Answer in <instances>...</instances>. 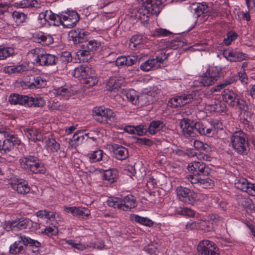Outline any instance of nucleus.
I'll return each mask as SVG.
<instances>
[{"mask_svg": "<svg viewBox=\"0 0 255 255\" xmlns=\"http://www.w3.org/2000/svg\"><path fill=\"white\" fill-rule=\"evenodd\" d=\"M176 213L183 215L189 217H193L195 215L194 211L188 208H179L176 210Z\"/></svg>", "mask_w": 255, "mask_h": 255, "instance_id": "nucleus-50", "label": "nucleus"}, {"mask_svg": "<svg viewBox=\"0 0 255 255\" xmlns=\"http://www.w3.org/2000/svg\"><path fill=\"white\" fill-rule=\"evenodd\" d=\"M53 93L56 96H61L62 97L67 99L71 95V93L69 90L65 87H59L57 89H54Z\"/></svg>", "mask_w": 255, "mask_h": 255, "instance_id": "nucleus-39", "label": "nucleus"}, {"mask_svg": "<svg viewBox=\"0 0 255 255\" xmlns=\"http://www.w3.org/2000/svg\"><path fill=\"white\" fill-rule=\"evenodd\" d=\"M12 188L16 190L18 193L23 195L27 194L30 191V187L27 182L22 180H18L12 185Z\"/></svg>", "mask_w": 255, "mask_h": 255, "instance_id": "nucleus-28", "label": "nucleus"}, {"mask_svg": "<svg viewBox=\"0 0 255 255\" xmlns=\"http://www.w3.org/2000/svg\"><path fill=\"white\" fill-rule=\"evenodd\" d=\"M66 242L67 244L71 246L72 248L77 249L80 251H83L86 249L85 245L81 244H76L72 240H66Z\"/></svg>", "mask_w": 255, "mask_h": 255, "instance_id": "nucleus-57", "label": "nucleus"}, {"mask_svg": "<svg viewBox=\"0 0 255 255\" xmlns=\"http://www.w3.org/2000/svg\"><path fill=\"white\" fill-rule=\"evenodd\" d=\"M249 182L246 178L241 176H238L235 178L234 184L237 189L245 192Z\"/></svg>", "mask_w": 255, "mask_h": 255, "instance_id": "nucleus-36", "label": "nucleus"}, {"mask_svg": "<svg viewBox=\"0 0 255 255\" xmlns=\"http://www.w3.org/2000/svg\"><path fill=\"white\" fill-rule=\"evenodd\" d=\"M144 41V39L143 38L142 35L140 34H136L132 36L130 39V42L133 43L134 45L139 44L140 43Z\"/></svg>", "mask_w": 255, "mask_h": 255, "instance_id": "nucleus-54", "label": "nucleus"}, {"mask_svg": "<svg viewBox=\"0 0 255 255\" xmlns=\"http://www.w3.org/2000/svg\"><path fill=\"white\" fill-rule=\"evenodd\" d=\"M145 251L151 255L155 254L157 251V244H151L148 245L145 248Z\"/></svg>", "mask_w": 255, "mask_h": 255, "instance_id": "nucleus-61", "label": "nucleus"}, {"mask_svg": "<svg viewBox=\"0 0 255 255\" xmlns=\"http://www.w3.org/2000/svg\"><path fill=\"white\" fill-rule=\"evenodd\" d=\"M214 185V181L212 179L209 178L205 179L200 178L199 186H201L204 188H211L213 187Z\"/></svg>", "mask_w": 255, "mask_h": 255, "instance_id": "nucleus-49", "label": "nucleus"}, {"mask_svg": "<svg viewBox=\"0 0 255 255\" xmlns=\"http://www.w3.org/2000/svg\"><path fill=\"white\" fill-rule=\"evenodd\" d=\"M121 83L116 77H111L107 83L106 87L109 91H113L120 88Z\"/></svg>", "mask_w": 255, "mask_h": 255, "instance_id": "nucleus-41", "label": "nucleus"}, {"mask_svg": "<svg viewBox=\"0 0 255 255\" xmlns=\"http://www.w3.org/2000/svg\"><path fill=\"white\" fill-rule=\"evenodd\" d=\"M130 14L131 17L135 19H139L141 22H146L148 20L149 17L152 14L144 4H142L140 7L132 9Z\"/></svg>", "mask_w": 255, "mask_h": 255, "instance_id": "nucleus-15", "label": "nucleus"}, {"mask_svg": "<svg viewBox=\"0 0 255 255\" xmlns=\"http://www.w3.org/2000/svg\"><path fill=\"white\" fill-rule=\"evenodd\" d=\"M223 54L225 58L230 62L241 61L248 58L247 54L233 50H224Z\"/></svg>", "mask_w": 255, "mask_h": 255, "instance_id": "nucleus-20", "label": "nucleus"}, {"mask_svg": "<svg viewBox=\"0 0 255 255\" xmlns=\"http://www.w3.org/2000/svg\"><path fill=\"white\" fill-rule=\"evenodd\" d=\"M63 19L62 26L64 28H72L74 27L79 20V15L74 10H67L61 14Z\"/></svg>", "mask_w": 255, "mask_h": 255, "instance_id": "nucleus-14", "label": "nucleus"}, {"mask_svg": "<svg viewBox=\"0 0 255 255\" xmlns=\"http://www.w3.org/2000/svg\"><path fill=\"white\" fill-rule=\"evenodd\" d=\"M181 43H183L180 38H176L170 43V46L173 49H176L181 46Z\"/></svg>", "mask_w": 255, "mask_h": 255, "instance_id": "nucleus-63", "label": "nucleus"}, {"mask_svg": "<svg viewBox=\"0 0 255 255\" xmlns=\"http://www.w3.org/2000/svg\"><path fill=\"white\" fill-rule=\"evenodd\" d=\"M65 210L68 213H71L73 215L78 217L84 218L90 215V211L86 208L76 207H65Z\"/></svg>", "mask_w": 255, "mask_h": 255, "instance_id": "nucleus-22", "label": "nucleus"}, {"mask_svg": "<svg viewBox=\"0 0 255 255\" xmlns=\"http://www.w3.org/2000/svg\"><path fill=\"white\" fill-rule=\"evenodd\" d=\"M136 143L139 145H145L151 146L153 144V141L146 138H136Z\"/></svg>", "mask_w": 255, "mask_h": 255, "instance_id": "nucleus-56", "label": "nucleus"}, {"mask_svg": "<svg viewBox=\"0 0 255 255\" xmlns=\"http://www.w3.org/2000/svg\"><path fill=\"white\" fill-rule=\"evenodd\" d=\"M188 170L195 176H207L211 172V169L204 162L194 161L190 163Z\"/></svg>", "mask_w": 255, "mask_h": 255, "instance_id": "nucleus-13", "label": "nucleus"}, {"mask_svg": "<svg viewBox=\"0 0 255 255\" xmlns=\"http://www.w3.org/2000/svg\"><path fill=\"white\" fill-rule=\"evenodd\" d=\"M94 119L100 123L107 124L116 122V114L111 109L105 107H96L94 109Z\"/></svg>", "mask_w": 255, "mask_h": 255, "instance_id": "nucleus-6", "label": "nucleus"}, {"mask_svg": "<svg viewBox=\"0 0 255 255\" xmlns=\"http://www.w3.org/2000/svg\"><path fill=\"white\" fill-rule=\"evenodd\" d=\"M86 33H69L68 38L70 40L73 41L74 44L86 42L82 45L83 49L78 52V55L83 57L82 60L87 61L92 58L94 52L101 46V43L95 40L86 42Z\"/></svg>", "mask_w": 255, "mask_h": 255, "instance_id": "nucleus-1", "label": "nucleus"}, {"mask_svg": "<svg viewBox=\"0 0 255 255\" xmlns=\"http://www.w3.org/2000/svg\"><path fill=\"white\" fill-rule=\"evenodd\" d=\"M230 33H228L227 37L225 38L223 41L224 43L226 46L229 45L231 42L235 40L238 36L236 33H232L231 34H230Z\"/></svg>", "mask_w": 255, "mask_h": 255, "instance_id": "nucleus-55", "label": "nucleus"}, {"mask_svg": "<svg viewBox=\"0 0 255 255\" xmlns=\"http://www.w3.org/2000/svg\"><path fill=\"white\" fill-rule=\"evenodd\" d=\"M59 60L65 63L71 62L72 61V57L71 53L69 51H64L61 52V54L59 57Z\"/></svg>", "mask_w": 255, "mask_h": 255, "instance_id": "nucleus-52", "label": "nucleus"}, {"mask_svg": "<svg viewBox=\"0 0 255 255\" xmlns=\"http://www.w3.org/2000/svg\"><path fill=\"white\" fill-rule=\"evenodd\" d=\"M145 6L150 10L152 14L157 15L164 6L162 0H146L144 3Z\"/></svg>", "mask_w": 255, "mask_h": 255, "instance_id": "nucleus-21", "label": "nucleus"}, {"mask_svg": "<svg viewBox=\"0 0 255 255\" xmlns=\"http://www.w3.org/2000/svg\"><path fill=\"white\" fill-rule=\"evenodd\" d=\"M39 52L40 50L38 48L32 49L31 51L34 63H36L40 66H49L56 64L58 58H56L54 55L40 53Z\"/></svg>", "mask_w": 255, "mask_h": 255, "instance_id": "nucleus-8", "label": "nucleus"}, {"mask_svg": "<svg viewBox=\"0 0 255 255\" xmlns=\"http://www.w3.org/2000/svg\"><path fill=\"white\" fill-rule=\"evenodd\" d=\"M249 195L255 196V184L249 182L248 186L245 191Z\"/></svg>", "mask_w": 255, "mask_h": 255, "instance_id": "nucleus-58", "label": "nucleus"}, {"mask_svg": "<svg viewBox=\"0 0 255 255\" xmlns=\"http://www.w3.org/2000/svg\"><path fill=\"white\" fill-rule=\"evenodd\" d=\"M92 72V70L88 66L81 65L75 68L72 72L74 77L79 79L81 82L88 76L89 72Z\"/></svg>", "mask_w": 255, "mask_h": 255, "instance_id": "nucleus-23", "label": "nucleus"}, {"mask_svg": "<svg viewBox=\"0 0 255 255\" xmlns=\"http://www.w3.org/2000/svg\"><path fill=\"white\" fill-rule=\"evenodd\" d=\"M46 144L52 152H57L60 147V144L54 138L47 140Z\"/></svg>", "mask_w": 255, "mask_h": 255, "instance_id": "nucleus-46", "label": "nucleus"}, {"mask_svg": "<svg viewBox=\"0 0 255 255\" xmlns=\"http://www.w3.org/2000/svg\"><path fill=\"white\" fill-rule=\"evenodd\" d=\"M220 72L217 67L211 68L206 72L201 83L204 86H209L216 82L219 78Z\"/></svg>", "mask_w": 255, "mask_h": 255, "instance_id": "nucleus-16", "label": "nucleus"}, {"mask_svg": "<svg viewBox=\"0 0 255 255\" xmlns=\"http://www.w3.org/2000/svg\"><path fill=\"white\" fill-rule=\"evenodd\" d=\"M107 203L110 207L122 210V198L118 197H110L107 201Z\"/></svg>", "mask_w": 255, "mask_h": 255, "instance_id": "nucleus-40", "label": "nucleus"}, {"mask_svg": "<svg viewBox=\"0 0 255 255\" xmlns=\"http://www.w3.org/2000/svg\"><path fill=\"white\" fill-rule=\"evenodd\" d=\"M14 49L10 47L0 46V60L4 59L14 54Z\"/></svg>", "mask_w": 255, "mask_h": 255, "instance_id": "nucleus-38", "label": "nucleus"}, {"mask_svg": "<svg viewBox=\"0 0 255 255\" xmlns=\"http://www.w3.org/2000/svg\"><path fill=\"white\" fill-rule=\"evenodd\" d=\"M24 71L22 65H12L5 66L3 68V71L5 73L9 74L21 73Z\"/></svg>", "mask_w": 255, "mask_h": 255, "instance_id": "nucleus-42", "label": "nucleus"}, {"mask_svg": "<svg viewBox=\"0 0 255 255\" xmlns=\"http://www.w3.org/2000/svg\"><path fill=\"white\" fill-rule=\"evenodd\" d=\"M24 85L25 87L30 89L42 88L46 86L47 81L41 76H37L34 78L33 82L31 83L28 82L27 83L25 82Z\"/></svg>", "mask_w": 255, "mask_h": 255, "instance_id": "nucleus-25", "label": "nucleus"}, {"mask_svg": "<svg viewBox=\"0 0 255 255\" xmlns=\"http://www.w3.org/2000/svg\"><path fill=\"white\" fill-rule=\"evenodd\" d=\"M130 219L132 221L147 227H152L153 225V222L150 219L146 217H141L137 215H131Z\"/></svg>", "mask_w": 255, "mask_h": 255, "instance_id": "nucleus-29", "label": "nucleus"}, {"mask_svg": "<svg viewBox=\"0 0 255 255\" xmlns=\"http://www.w3.org/2000/svg\"><path fill=\"white\" fill-rule=\"evenodd\" d=\"M238 203L244 207H247L251 204L252 201L250 199L243 197H239L238 199Z\"/></svg>", "mask_w": 255, "mask_h": 255, "instance_id": "nucleus-59", "label": "nucleus"}, {"mask_svg": "<svg viewBox=\"0 0 255 255\" xmlns=\"http://www.w3.org/2000/svg\"><path fill=\"white\" fill-rule=\"evenodd\" d=\"M165 127V124L160 121H154L150 123L148 128V131L151 134H155Z\"/></svg>", "mask_w": 255, "mask_h": 255, "instance_id": "nucleus-33", "label": "nucleus"}, {"mask_svg": "<svg viewBox=\"0 0 255 255\" xmlns=\"http://www.w3.org/2000/svg\"><path fill=\"white\" fill-rule=\"evenodd\" d=\"M223 99L233 108L238 107L242 111H247L248 106L245 100L232 90L225 89L222 93Z\"/></svg>", "mask_w": 255, "mask_h": 255, "instance_id": "nucleus-4", "label": "nucleus"}, {"mask_svg": "<svg viewBox=\"0 0 255 255\" xmlns=\"http://www.w3.org/2000/svg\"><path fill=\"white\" fill-rule=\"evenodd\" d=\"M197 250L198 255H219V250L215 244L207 240L200 241Z\"/></svg>", "mask_w": 255, "mask_h": 255, "instance_id": "nucleus-12", "label": "nucleus"}, {"mask_svg": "<svg viewBox=\"0 0 255 255\" xmlns=\"http://www.w3.org/2000/svg\"><path fill=\"white\" fill-rule=\"evenodd\" d=\"M232 146L241 155H246L249 151V142L247 133L241 130L234 131L230 136Z\"/></svg>", "mask_w": 255, "mask_h": 255, "instance_id": "nucleus-2", "label": "nucleus"}, {"mask_svg": "<svg viewBox=\"0 0 255 255\" xmlns=\"http://www.w3.org/2000/svg\"><path fill=\"white\" fill-rule=\"evenodd\" d=\"M48 13H50V10H46L45 12H42L39 13L38 16V21L41 24L42 26L45 25L46 24V22L48 23Z\"/></svg>", "mask_w": 255, "mask_h": 255, "instance_id": "nucleus-51", "label": "nucleus"}, {"mask_svg": "<svg viewBox=\"0 0 255 255\" xmlns=\"http://www.w3.org/2000/svg\"><path fill=\"white\" fill-rule=\"evenodd\" d=\"M104 177L106 180L113 183L117 177L116 171L111 170H106L104 173Z\"/></svg>", "mask_w": 255, "mask_h": 255, "instance_id": "nucleus-47", "label": "nucleus"}, {"mask_svg": "<svg viewBox=\"0 0 255 255\" xmlns=\"http://www.w3.org/2000/svg\"><path fill=\"white\" fill-rule=\"evenodd\" d=\"M136 206V200L132 195H128L122 199V210L124 211H129Z\"/></svg>", "mask_w": 255, "mask_h": 255, "instance_id": "nucleus-26", "label": "nucleus"}, {"mask_svg": "<svg viewBox=\"0 0 255 255\" xmlns=\"http://www.w3.org/2000/svg\"><path fill=\"white\" fill-rule=\"evenodd\" d=\"M20 240L15 242L9 248V253L12 255H16L20 253L23 250V247L20 245L22 243L24 246L35 247L37 248L41 246L40 243L37 240L31 239L28 237L22 236L21 234L19 235Z\"/></svg>", "mask_w": 255, "mask_h": 255, "instance_id": "nucleus-5", "label": "nucleus"}, {"mask_svg": "<svg viewBox=\"0 0 255 255\" xmlns=\"http://www.w3.org/2000/svg\"><path fill=\"white\" fill-rule=\"evenodd\" d=\"M42 233L48 236L56 235L58 233V228L55 226L48 227L45 229Z\"/></svg>", "mask_w": 255, "mask_h": 255, "instance_id": "nucleus-53", "label": "nucleus"}, {"mask_svg": "<svg viewBox=\"0 0 255 255\" xmlns=\"http://www.w3.org/2000/svg\"><path fill=\"white\" fill-rule=\"evenodd\" d=\"M12 16L15 22L20 23L24 21L26 15L22 12L14 11L12 14Z\"/></svg>", "mask_w": 255, "mask_h": 255, "instance_id": "nucleus-48", "label": "nucleus"}, {"mask_svg": "<svg viewBox=\"0 0 255 255\" xmlns=\"http://www.w3.org/2000/svg\"><path fill=\"white\" fill-rule=\"evenodd\" d=\"M45 104V101L41 97H30L27 100L26 106L35 107H42Z\"/></svg>", "mask_w": 255, "mask_h": 255, "instance_id": "nucleus-35", "label": "nucleus"}, {"mask_svg": "<svg viewBox=\"0 0 255 255\" xmlns=\"http://www.w3.org/2000/svg\"><path fill=\"white\" fill-rule=\"evenodd\" d=\"M189 8L198 22L203 23L210 17L209 8L205 4L194 2L190 5Z\"/></svg>", "mask_w": 255, "mask_h": 255, "instance_id": "nucleus-9", "label": "nucleus"}, {"mask_svg": "<svg viewBox=\"0 0 255 255\" xmlns=\"http://www.w3.org/2000/svg\"><path fill=\"white\" fill-rule=\"evenodd\" d=\"M38 42L41 43L43 45H48L53 42L52 37L49 34H44V33H41V34L38 35Z\"/></svg>", "mask_w": 255, "mask_h": 255, "instance_id": "nucleus-45", "label": "nucleus"}, {"mask_svg": "<svg viewBox=\"0 0 255 255\" xmlns=\"http://www.w3.org/2000/svg\"><path fill=\"white\" fill-rule=\"evenodd\" d=\"M205 126L202 123L196 122L194 124V130L196 132V136L198 134L200 135H204L210 136L212 131V128H207L206 131H203Z\"/></svg>", "mask_w": 255, "mask_h": 255, "instance_id": "nucleus-31", "label": "nucleus"}, {"mask_svg": "<svg viewBox=\"0 0 255 255\" xmlns=\"http://www.w3.org/2000/svg\"><path fill=\"white\" fill-rule=\"evenodd\" d=\"M194 124L193 121L189 119H184L181 121L180 126L184 135L190 137L196 136Z\"/></svg>", "mask_w": 255, "mask_h": 255, "instance_id": "nucleus-19", "label": "nucleus"}, {"mask_svg": "<svg viewBox=\"0 0 255 255\" xmlns=\"http://www.w3.org/2000/svg\"><path fill=\"white\" fill-rule=\"evenodd\" d=\"M197 176L193 175H189L187 176L188 181L190 182L192 184H195L199 186L200 183V180L201 178L196 177Z\"/></svg>", "mask_w": 255, "mask_h": 255, "instance_id": "nucleus-62", "label": "nucleus"}, {"mask_svg": "<svg viewBox=\"0 0 255 255\" xmlns=\"http://www.w3.org/2000/svg\"><path fill=\"white\" fill-rule=\"evenodd\" d=\"M112 149L119 160L126 159L128 156V149L121 145L114 144L112 145Z\"/></svg>", "mask_w": 255, "mask_h": 255, "instance_id": "nucleus-24", "label": "nucleus"}, {"mask_svg": "<svg viewBox=\"0 0 255 255\" xmlns=\"http://www.w3.org/2000/svg\"><path fill=\"white\" fill-rule=\"evenodd\" d=\"M15 7L18 8H26L29 7V0H18L14 2Z\"/></svg>", "mask_w": 255, "mask_h": 255, "instance_id": "nucleus-60", "label": "nucleus"}, {"mask_svg": "<svg viewBox=\"0 0 255 255\" xmlns=\"http://www.w3.org/2000/svg\"><path fill=\"white\" fill-rule=\"evenodd\" d=\"M193 99L191 94H183L170 99L168 101V105L173 108H176L191 103Z\"/></svg>", "mask_w": 255, "mask_h": 255, "instance_id": "nucleus-17", "label": "nucleus"}, {"mask_svg": "<svg viewBox=\"0 0 255 255\" xmlns=\"http://www.w3.org/2000/svg\"><path fill=\"white\" fill-rule=\"evenodd\" d=\"M126 97L128 101L132 104L136 105L137 104L140 102V100L145 98L144 96H138L134 90H129L126 93Z\"/></svg>", "mask_w": 255, "mask_h": 255, "instance_id": "nucleus-32", "label": "nucleus"}, {"mask_svg": "<svg viewBox=\"0 0 255 255\" xmlns=\"http://www.w3.org/2000/svg\"><path fill=\"white\" fill-rule=\"evenodd\" d=\"M19 161L21 167L27 172L43 174L46 171L43 164L39 162V160L36 156L27 155L20 158Z\"/></svg>", "mask_w": 255, "mask_h": 255, "instance_id": "nucleus-3", "label": "nucleus"}, {"mask_svg": "<svg viewBox=\"0 0 255 255\" xmlns=\"http://www.w3.org/2000/svg\"><path fill=\"white\" fill-rule=\"evenodd\" d=\"M135 133H136L138 135H142L146 132V129L144 128L143 125H138L135 126Z\"/></svg>", "mask_w": 255, "mask_h": 255, "instance_id": "nucleus-64", "label": "nucleus"}, {"mask_svg": "<svg viewBox=\"0 0 255 255\" xmlns=\"http://www.w3.org/2000/svg\"><path fill=\"white\" fill-rule=\"evenodd\" d=\"M226 106L225 104L220 102L216 101L212 105L211 110L218 113H222L226 111Z\"/></svg>", "mask_w": 255, "mask_h": 255, "instance_id": "nucleus-44", "label": "nucleus"}, {"mask_svg": "<svg viewBox=\"0 0 255 255\" xmlns=\"http://www.w3.org/2000/svg\"><path fill=\"white\" fill-rule=\"evenodd\" d=\"M26 136L29 140L36 142L43 139V136L40 131L37 129H27Z\"/></svg>", "mask_w": 255, "mask_h": 255, "instance_id": "nucleus-30", "label": "nucleus"}, {"mask_svg": "<svg viewBox=\"0 0 255 255\" xmlns=\"http://www.w3.org/2000/svg\"><path fill=\"white\" fill-rule=\"evenodd\" d=\"M168 54L160 53L155 58L148 59L141 64L140 69L143 71H148L150 70L157 69L164 66V62L167 58Z\"/></svg>", "mask_w": 255, "mask_h": 255, "instance_id": "nucleus-10", "label": "nucleus"}, {"mask_svg": "<svg viewBox=\"0 0 255 255\" xmlns=\"http://www.w3.org/2000/svg\"><path fill=\"white\" fill-rule=\"evenodd\" d=\"M20 140L14 135H10L8 138L1 142V152L2 154H6L13 149L14 147L18 145Z\"/></svg>", "mask_w": 255, "mask_h": 255, "instance_id": "nucleus-18", "label": "nucleus"}, {"mask_svg": "<svg viewBox=\"0 0 255 255\" xmlns=\"http://www.w3.org/2000/svg\"><path fill=\"white\" fill-rule=\"evenodd\" d=\"M176 194L179 199L186 204H193L199 199L198 195L193 190L182 186L176 188Z\"/></svg>", "mask_w": 255, "mask_h": 255, "instance_id": "nucleus-11", "label": "nucleus"}, {"mask_svg": "<svg viewBox=\"0 0 255 255\" xmlns=\"http://www.w3.org/2000/svg\"><path fill=\"white\" fill-rule=\"evenodd\" d=\"M106 154L104 155L102 150H97L88 154L89 158L91 162H96L99 161L104 158Z\"/></svg>", "mask_w": 255, "mask_h": 255, "instance_id": "nucleus-37", "label": "nucleus"}, {"mask_svg": "<svg viewBox=\"0 0 255 255\" xmlns=\"http://www.w3.org/2000/svg\"><path fill=\"white\" fill-rule=\"evenodd\" d=\"M28 99V96L25 95H20L17 94H11L8 99V102L11 105L19 104L26 106L27 100Z\"/></svg>", "mask_w": 255, "mask_h": 255, "instance_id": "nucleus-27", "label": "nucleus"}, {"mask_svg": "<svg viewBox=\"0 0 255 255\" xmlns=\"http://www.w3.org/2000/svg\"><path fill=\"white\" fill-rule=\"evenodd\" d=\"M32 221L26 218H17L15 220L5 221L3 228L7 231H18L27 228L32 225Z\"/></svg>", "mask_w": 255, "mask_h": 255, "instance_id": "nucleus-7", "label": "nucleus"}, {"mask_svg": "<svg viewBox=\"0 0 255 255\" xmlns=\"http://www.w3.org/2000/svg\"><path fill=\"white\" fill-rule=\"evenodd\" d=\"M98 81L97 77L92 75V72H89L88 76L87 77L86 76V78L84 79L82 81V83L87 85L88 87H90L96 84Z\"/></svg>", "mask_w": 255, "mask_h": 255, "instance_id": "nucleus-43", "label": "nucleus"}, {"mask_svg": "<svg viewBox=\"0 0 255 255\" xmlns=\"http://www.w3.org/2000/svg\"><path fill=\"white\" fill-rule=\"evenodd\" d=\"M89 133L83 134L82 132H79L75 133L70 139V144L72 146H77L83 142L85 136L88 137Z\"/></svg>", "mask_w": 255, "mask_h": 255, "instance_id": "nucleus-34", "label": "nucleus"}]
</instances>
